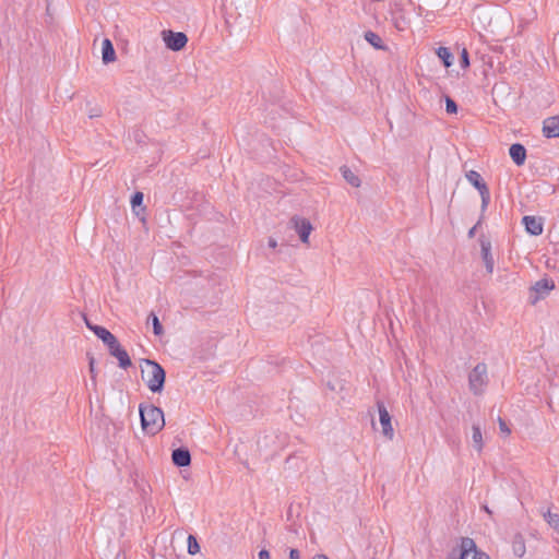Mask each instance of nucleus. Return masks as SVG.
<instances>
[{"label": "nucleus", "mask_w": 559, "mask_h": 559, "mask_svg": "<svg viewBox=\"0 0 559 559\" xmlns=\"http://www.w3.org/2000/svg\"><path fill=\"white\" fill-rule=\"evenodd\" d=\"M445 111L450 115L457 112V104L450 96H445Z\"/></svg>", "instance_id": "cd10ccee"}, {"label": "nucleus", "mask_w": 559, "mask_h": 559, "mask_svg": "<svg viewBox=\"0 0 559 559\" xmlns=\"http://www.w3.org/2000/svg\"><path fill=\"white\" fill-rule=\"evenodd\" d=\"M479 245L481 250V258L486 267V271L491 274L493 272L495 260L491 253V242L489 239L481 236L479 238Z\"/></svg>", "instance_id": "9b49d317"}, {"label": "nucleus", "mask_w": 559, "mask_h": 559, "mask_svg": "<svg viewBox=\"0 0 559 559\" xmlns=\"http://www.w3.org/2000/svg\"><path fill=\"white\" fill-rule=\"evenodd\" d=\"M109 354L118 359V365L122 369H127L132 365L131 358L128 352L120 345L118 338L114 341V344L107 345Z\"/></svg>", "instance_id": "1a4fd4ad"}, {"label": "nucleus", "mask_w": 559, "mask_h": 559, "mask_svg": "<svg viewBox=\"0 0 559 559\" xmlns=\"http://www.w3.org/2000/svg\"><path fill=\"white\" fill-rule=\"evenodd\" d=\"M460 66L462 69L469 67V55L466 48H463L460 53Z\"/></svg>", "instance_id": "c85d7f7f"}, {"label": "nucleus", "mask_w": 559, "mask_h": 559, "mask_svg": "<svg viewBox=\"0 0 559 559\" xmlns=\"http://www.w3.org/2000/svg\"><path fill=\"white\" fill-rule=\"evenodd\" d=\"M88 356V367H90V373L93 381H95L96 378V370H95V358L87 354Z\"/></svg>", "instance_id": "c756f323"}, {"label": "nucleus", "mask_w": 559, "mask_h": 559, "mask_svg": "<svg viewBox=\"0 0 559 559\" xmlns=\"http://www.w3.org/2000/svg\"><path fill=\"white\" fill-rule=\"evenodd\" d=\"M488 381L487 365L485 362L477 364L468 374L469 390L476 396L484 393V389L488 384Z\"/></svg>", "instance_id": "20e7f679"}, {"label": "nucleus", "mask_w": 559, "mask_h": 559, "mask_svg": "<svg viewBox=\"0 0 559 559\" xmlns=\"http://www.w3.org/2000/svg\"><path fill=\"white\" fill-rule=\"evenodd\" d=\"M343 178L349 183L352 187L358 188L361 183L359 177L355 175L347 166H342L340 168Z\"/></svg>", "instance_id": "4be33fe9"}, {"label": "nucleus", "mask_w": 559, "mask_h": 559, "mask_svg": "<svg viewBox=\"0 0 559 559\" xmlns=\"http://www.w3.org/2000/svg\"><path fill=\"white\" fill-rule=\"evenodd\" d=\"M509 155L516 166H522L526 160V148L521 143H513L509 147Z\"/></svg>", "instance_id": "2eb2a0df"}, {"label": "nucleus", "mask_w": 559, "mask_h": 559, "mask_svg": "<svg viewBox=\"0 0 559 559\" xmlns=\"http://www.w3.org/2000/svg\"><path fill=\"white\" fill-rule=\"evenodd\" d=\"M267 246L272 249H275L277 247V241L274 238L270 237L267 240Z\"/></svg>", "instance_id": "f704fd0d"}, {"label": "nucleus", "mask_w": 559, "mask_h": 559, "mask_svg": "<svg viewBox=\"0 0 559 559\" xmlns=\"http://www.w3.org/2000/svg\"><path fill=\"white\" fill-rule=\"evenodd\" d=\"M290 223L293 224L295 230L298 233L301 242L307 243L312 230L310 221L299 216H293Z\"/></svg>", "instance_id": "9d476101"}, {"label": "nucleus", "mask_w": 559, "mask_h": 559, "mask_svg": "<svg viewBox=\"0 0 559 559\" xmlns=\"http://www.w3.org/2000/svg\"><path fill=\"white\" fill-rule=\"evenodd\" d=\"M187 542H188V552L190 555H195L200 551V545H199V542L195 536L190 534L188 536Z\"/></svg>", "instance_id": "bb28decb"}, {"label": "nucleus", "mask_w": 559, "mask_h": 559, "mask_svg": "<svg viewBox=\"0 0 559 559\" xmlns=\"http://www.w3.org/2000/svg\"><path fill=\"white\" fill-rule=\"evenodd\" d=\"M258 557L259 559H271V555L266 549H261L258 554Z\"/></svg>", "instance_id": "473e14b6"}, {"label": "nucleus", "mask_w": 559, "mask_h": 559, "mask_svg": "<svg viewBox=\"0 0 559 559\" xmlns=\"http://www.w3.org/2000/svg\"><path fill=\"white\" fill-rule=\"evenodd\" d=\"M90 330L94 332V334L102 340V342L107 346L109 344H114V341L117 338L109 330L102 325L90 326Z\"/></svg>", "instance_id": "a211bd4d"}, {"label": "nucleus", "mask_w": 559, "mask_h": 559, "mask_svg": "<svg viewBox=\"0 0 559 559\" xmlns=\"http://www.w3.org/2000/svg\"><path fill=\"white\" fill-rule=\"evenodd\" d=\"M480 225V221L477 222V224L475 226H473L469 230H468V237L469 238H474L475 237V234H476V229L477 227Z\"/></svg>", "instance_id": "72a5a7b5"}, {"label": "nucleus", "mask_w": 559, "mask_h": 559, "mask_svg": "<svg viewBox=\"0 0 559 559\" xmlns=\"http://www.w3.org/2000/svg\"><path fill=\"white\" fill-rule=\"evenodd\" d=\"M472 440L473 447L477 450V452H480L483 450V435L479 425L474 424L472 426Z\"/></svg>", "instance_id": "5701e85b"}, {"label": "nucleus", "mask_w": 559, "mask_h": 559, "mask_svg": "<svg viewBox=\"0 0 559 559\" xmlns=\"http://www.w3.org/2000/svg\"><path fill=\"white\" fill-rule=\"evenodd\" d=\"M300 558V551L296 548H292L289 550V559H299Z\"/></svg>", "instance_id": "2f4dec72"}, {"label": "nucleus", "mask_w": 559, "mask_h": 559, "mask_svg": "<svg viewBox=\"0 0 559 559\" xmlns=\"http://www.w3.org/2000/svg\"><path fill=\"white\" fill-rule=\"evenodd\" d=\"M141 427L148 435L158 433L165 426L163 411L153 404H140L139 406Z\"/></svg>", "instance_id": "f257e3e1"}, {"label": "nucleus", "mask_w": 559, "mask_h": 559, "mask_svg": "<svg viewBox=\"0 0 559 559\" xmlns=\"http://www.w3.org/2000/svg\"><path fill=\"white\" fill-rule=\"evenodd\" d=\"M543 133L546 138H559V116L548 117L543 122Z\"/></svg>", "instance_id": "4468645a"}, {"label": "nucleus", "mask_w": 559, "mask_h": 559, "mask_svg": "<svg viewBox=\"0 0 559 559\" xmlns=\"http://www.w3.org/2000/svg\"><path fill=\"white\" fill-rule=\"evenodd\" d=\"M377 408H378V413H379V421L382 427V433L384 437L392 440L394 437V429L392 427V417L383 402L378 401Z\"/></svg>", "instance_id": "6e6552de"}, {"label": "nucleus", "mask_w": 559, "mask_h": 559, "mask_svg": "<svg viewBox=\"0 0 559 559\" xmlns=\"http://www.w3.org/2000/svg\"><path fill=\"white\" fill-rule=\"evenodd\" d=\"M555 289V282L550 278L537 281L530 289V304L536 305L539 300L546 298Z\"/></svg>", "instance_id": "423d86ee"}, {"label": "nucleus", "mask_w": 559, "mask_h": 559, "mask_svg": "<svg viewBox=\"0 0 559 559\" xmlns=\"http://www.w3.org/2000/svg\"><path fill=\"white\" fill-rule=\"evenodd\" d=\"M150 322L152 323V326H153V333L156 336H162L164 334V328H163L158 317L154 312H151L147 318V323H150Z\"/></svg>", "instance_id": "393cba45"}, {"label": "nucleus", "mask_w": 559, "mask_h": 559, "mask_svg": "<svg viewBox=\"0 0 559 559\" xmlns=\"http://www.w3.org/2000/svg\"><path fill=\"white\" fill-rule=\"evenodd\" d=\"M144 194L141 191H135L131 197V206L136 216L142 215L145 212L143 206Z\"/></svg>", "instance_id": "aec40b11"}, {"label": "nucleus", "mask_w": 559, "mask_h": 559, "mask_svg": "<svg viewBox=\"0 0 559 559\" xmlns=\"http://www.w3.org/2000/svg\"><path fill=\"white\" fill-rule=\"evenodd\" d=\"M84 321H85V324L86 326L90 329V326H94L95 324H93L87 318L86 316H84Z\"/></svg>", "instance_id": "e433bc0d"}, {"label": "nucleus", "mask_w": 559, "mask_h": 559, "mask_svg": "<svg viewBox=\"0 0 559 559\" xmlns=\"http://www.w3.org/2000/svg\"><path fill=\"white\" fill-rule=\"evenodd\" d=\"M364 38L368 41L374 49L378 50H388V46L384 45L382 38L372 31H367L364 34Z\"/></svg>", "instance_id": "6ab92c4d"}, {"label": "nucleus", "mask_w": 559, "mask_h": 559, "mask_svg": "<svg viewBox=\"0 0 559 559\" xmlns=\"http://www.w3.org/2000/svg\"><path fill=\"white\" fill-rule=\"evenodd\" d=\"M90 330L94 332V334L102 340V342L107 346L109 344H114V341L117 338L109 330L102 325L90 326Z\"/></svg>", "instance_id": "f3484780"}, {"label": "nucleus", "mask_w": 559, "mask_h": 559, "mask_svg": "<svg viewBox=\"0 0 559 559\" xmlns=\"http://www.w3.org/2000/svg\"><path fill=\"white\" fill-rule=\"evenodd\" d=\"M512 550H513V554L520 558L525 555L526 547H525V540H524V537L522 536V534L518 533L514 535L513 540H512Z\"/></svg>", "instance_id": "412c9836"}, {"label": "nucleus", "mask_w": 559, "mask_h": 559, "mask_svg": "<svg viewBox=\"0 0 559 559\" xmlns=\"http://www.w3.org/2000/svg\"><path fill=\"white\" fill-rule=\"evenodd\" d=\"M525 230L532 236H539L543 233V218L526 215L522 218Z\"/></svg>", "instance_id": "ddd939ff"}, {"label": "nucleus", "mask_w": 559, "mask_h": 559, "mask_svg": "<svg viewBox=\"0 0 559 559\" xmlns=\"http://www.w3.org/2000/svg\"><path fill=\"white\" fill-rule=\"evenodd\" d=\"M466 179L475 189L478 190L481 198V212H485L490 202V191L487 183L476 170H469L466 173Z\"/></svg>", "instance_id": "39448f33"}, {"label": "nucleus", "mask_w": 559, "mask_h": 559, "mask_svg": "<svg viewBox=\"0 0 559 559\" xmlns=\"http://www.w3.org/2000/svg\"><path fill=\"white\" fill-rule=\"evenodd\" d=\"M102 60L105 64L116 60V51L110 39L105 38L102 44Z\"/></svg>", "instance_id": "dca6fc26"}, {"label": "nucleus", "mask_w": 559, "mask_h": 559, "mask_svg": "<svg viewBox=\"0 0 559 559\" xmlns=\"http://www.w3.org/2000/svg\"><path fill=\"white\" fill-rule=\"evenodd\" d=\"M544 520L549 524L551 528L559 533V514L552 513L550 510H548L544 513Z\"/></svg>", "instance_id": "a878e982"}, {"label": "nucleus", "mask_w": 559, "mask_h": 559, "mask_svg": "<svg viewBox=\"0 0 559 559\" xmlns=\"http://www.w3.org/2000/svg\"><path fill=\"white\" fill-rule=\"evenodd\" d=\"M437 56L440 58V60L442 61L443 66L445 68H449L452 66L453 63V55L452 52L450 51L449 48L447 47H439L437 49Z\"/></svg>", "instance_id": "b1692460"}, {"label": "nucleus", "mask_w": 559, "mask_h": 559, "mask_svg": "<svg viewBox=\"0 0 559 559\" xmlns=\"http://www.w3.org/2000/svg\"><path fill=\"white\" fill-rule=\"evenodd\" d=\"M312 559H330L326 555L323 554H317L313 556Z\"/></svg>", "instance_id": "c9c22d12"}, {"label": "nucleus", "mask_w": 559, "mask_h": 559, "mask_svg": "<svg viewBox=\"0 0 559 559\" xmlns=\"http://www.w3.org/2000/svg\"><path fill=\"white\" fill-rule=\"evenodd\" d=\"M171 461L177 467H187L191 464V454L188 448L179 447L173 450Z\"/></svg>", "instance_id": "f8f14e48"}, {"label": "nucleus", "mask_w": 559, "mask_h": 559, "mask_svg": "<svg viewBox=\"0 0 559 559\" xmlns=\"http://www.w3.org/2000/svg\"><path fill=\"white\" fill-rule=\"evenodd\" d=\"M162 36L166 47L173 51L182 50L188 43V36L182 32L165 29L162 32Z\"/></svg>", "instance_id": "0eeeda50"}, {"label": "nucleus", "mask_w": 559, "mask_h": 559, "mask_svg": "<svg viewBox=\"0 0 559 559\" xmlns=\"http://www.w3.org/2000/svg\"><path fill=\"white\" fill-rule=\"evenodd\" d=\"M499 428H500L501 432H503L506 435H509L511 432L507 423L501 418H499Z\"/></svg>", "instance_id": "7c9ffc66"}, {"label": "nucleus", "mask_w": 559, "mask_h": 559, "mask_svg": "<svg viewBox=\"0 0 559 559\" xmlns=\"http://www.w3.org/2000/svg\"><path fill=\"white\" fill-rule=\"evenodd\" d=\"M146 369L142 368V379L153 393H160L166 381V371L160 364L152 359H142Z\"/></svg>", "instance_id": "f03ea898"}, {"label": "nucleus", "mask_w": 559, "mask_h": 559, "mask_svg": "<svg viewBox=\"0 0 559 559\" xmlns=\"http://www.w3.org/2000/svg\"><path fill=\"white\" fill-rule=\"evenodd\" d=\"M448 559H490L483 550L478 549L473 538L461 537L457 548H453Z\"/></svg>", "instance_id": "7ed1b4c3"}]
</instances>
